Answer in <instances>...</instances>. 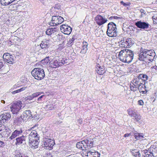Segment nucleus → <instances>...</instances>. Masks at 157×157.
Returning a JSON list of instances; mask_svg holds the SVG:
<instances>
[{"instance_id": "nucleus-1", "label": "nucleus", "mask_w": 157, "mask_h": 157, "mask_svg": "<svg viewBox=\"0 0 157 157\" xmlns=\"http://www.w3.org/2000/svg\"><path fill=\"white\" fill-rule=\"evenodd\" d=\"M155 53L153 50H148L141 48L138 55V59L145 63H149L153 61L155 57Z\"/></svg>"}, {"instance_id": "nucleus-2", "label": "nucleus", "mask_w": 157, "mask_h": 157, "mask_svg": "<svg viewBox=\"0 0 157 157\" xmlns=\"http://www.w3.org/2000/svg\"><path fill=\"white\" fill-rule=\"evenodd\" d=\"M134 53L131 50L128 49L121 50L118 54V58L123 62L129 63L133 58Z\"/></svg>"}, {"instance_id": "nucleus-3", "label": "nucleus", "mask_w": 157, "mask_h": 157, "mask_svg": "<svg viewBox=\"0 0 157 157\" xmlns=\"http://www.w3.org/2000/svg\"><path fill=\"white\" fill-rule=\"evenodd\" d=\"M32 75L35 78L38 80H41L45 76L44 70L40 68H35L32 71Z\"/></svg>"}, {"instance_id": "nucleus-4", "label": "nucleus", "mask_w": 157, "mask_h": 157, "mask_svg": "<svg viewBox=\"0 0 157 157\" xmlns=\"http://www.w3.org/2000/svg\"><path fill=\"white\" fill-rule=\"evenodd\" d=\"M36 115H33L31 111L29 110H25L24 112L21 116V118H19V119H21L24 121H27L29 119L35 118L36 117Z\"/></svg>"}, {"instance_id": "nucleus-5", "label": "nucleus", "mask_w": 157, "mask_h": 157, "mask_svg": "<svg viewBox=\"0 0 157 157\" xmlns=\"http://www.w3.org/2000/svg\"><path fill=\"white\" fill-rule=\"evenodd\" d=\"M64 19L60 16H55L52 17L50 25L51 26H55L61 24L64 21Z\"/></svg>"}, {"instance_id": "nucleus-6", "label": "nucleus", "mask_w": 157, "mask_h": 157, "mask_svg": "<svg viewBox=\"0 0 157 157\" xmlns=\"http://www.w3.org/2000/svg\"><path fill=\"white\" fill-rule=\"evenodd\" d=\"M134 43L133 40L130 38L125 40L123 39L121 40L119 42L120 46L121 47H129L131 46Z\"/></svg>"}, {"instance_id": "nucleus-7", "label": "nucleus", "mask_w": 157, "mask_h": 157, "mask_svg": "<svg viewBox=\"0 0 157 157\" xmlns=\"http://www.w3.org/2000/svg\"><path fill=\"white\" fill-rule=\"evenodd\" d=\"M116 26L113 22L109 23V36L115 37L117 36Z\"/></svg>"}, {"instance_id": "nucleus-8", "label": "nucleus", "mask_w": 157, "mask_h": 157, "mask_svg": "<svg viewBox=\"0 0 157 157\" xmlns=\"http://www.w3.org/2000/svg\"><path fill=\"white\" fill-rule=\"evenodd\" d=\"M21 101L16 102L13 104L10 107L11 110L13 114H17L22 107Z\"/></svg>"}, {"instance_id": "nucleus-9", "label": "nucleus", "mask_w": 157, "mask_h": 157, "mask_svg": "<svg viewBox=\"0 0 157 157\" xmlns=\"http://www.w3.org/2000/svg\"><path fill=\"white\" fill-rule=\"evenodd\" d=\"M10 114L9 112L5 111L4 113L0 116V123L2 124L7 122V121L10 119Z\"/></svg>"}, {"instance_id": "nucleus-10", "label": "nucleus", "mask_w": 157, "mask_h": 157, "mask_svg": "<svg viewBox=\"0 0 157 157\" xmlns=\"http://www.w3.org/2000/svg\"><path fill=\"white\" fill-rule=\"evenodd\" d=\"M3 61L10 64H12L14 62V57L8 53H4L2 56Z\"/></svg>"}, {"instance_id": "nucleus-11", "label": "nucleus", "mask_w": 157, "mask_h": 157, "mask_svg": "<svg viewBox=\"0 0 157 157\" xmlns=\"http://www.w3.org/2000/svg\"><path fill=\"white\" fill-rule=\"evenodd\" d=\"M54 143V141L51 139H49L48 137L44 138V145L45 148L49 150L52 149Z\"/></svg>"}, {"instance_id": "nucleus-12", "label": "nucleus", "mask_w": 157, "mask_h": 157, "mask_svg": "<svg viewBox=\"0 0 157 157\" xmlns=\"http://www.w3.org/2000/svg\"><path fill=\"white\" fill-rule=\"evenodd\" d=\"M98 61L96 63V71L99 75H103L105 72L104 68L103 66H101L100 60H98Z\"/></svg>"}, {"instance_id": "nucleus-13", "label": "nucleus", "mask_w": 157, "mask_h": 157, "mask_svg": "<svg viewBox=\"0 0 157 157\" xmlns=\"http://www.w3.org/2000/svg\"><path fill=\"white\" fill-rule=\"evenodd\" d=\"M60 29L62 33L67 35L70 34L72 30V28L71 27L65 25H61Z\"/></svg>"}, {"instance_id": "nucleus-14", "label": "nucleus", "mask_w": 157, "mask_h": 157, "mask_svg": "<svg viewBox=\"0 0 157 157\" xmlns=\"http://www.w3.org/2000/svg\"><path fill=\"white\" fill-rule=\"evenodd\" d=\"M23 131L22 128H20L15 130L12 132L11 136L9 137V139L10 140H12L17 136H20L22 134Z\"/></svg>"}, {"instance_id": "nucleus-15", "label": "nucleus", "mask_w": 157, "mask_h": 157, "mask_svg": "<svg viewBox=\"0 0 157 157\" xmlns=\"http://www.w3.org/2000/svg\"><path fill=\"white\" fill-rule=\"evenodd\" d=\"M135 25L139 28L141 29H147L149 28V24L147 23L141 21H138L135 23Z\"/></svg>"}, {"instance_id": "nucleus-16", "label": "nucleus", "mask_w": 157, "mask_h": 157, "mask_svg": "<svg viewBox=\"0 0 157 157\" xmlns=\"http://www.w3.org/2000/svg\"><path fill=\"white\" fill-rule=\"evenodd\" d=\"M86 157H100V154L98 152L87 151L83 153Z\"/></svg>"}, {"instance_id": "nucleus-17", "label": "nucleus", "mask_w": 157, "mask_h": 157, "mask_svg": "<svg viewBox=\"0 0 157 157\" xmlns=\"http://www.w3.org/2000/svg\"><path fill=\"white\" fill-rule=\"evenodd\" d=\"M96 23L99 25H101L105 23L107 20L103 18V17L100 15H97L95 18Z\"/></svg>"}, {"instance_id": "nucleus-18", "label": "nucleus", "mask_w": 157, "mask_h": 157, "mask_svg": "<svg viewBox=\"0 0 157 157\" xmlns=\"http://www.w3.org/2000/svg\"><path fill=\"white\" fill-rule=\"evenodd\" d=\"M39 138L37 137V138L33 139V140H31L30 141L29 140V143L30 144V146L31 148L33 149H35L38 147V146L39 144Z\"/></svg>"}, {"instance_id": "nucleus-19", "label": "nucleus", "mask_w": 157, "mask_h": 157, "mask_svg": "<svg viewBox=\"0 0 157 157\" xmlns=\"http://www.w3.org/2000/svg\"><path fill=\"white\" fill-rule=\"evenodd\" d=\"M50 40H44L41 41L40 44V46L42 49L47 48L51 45Z\"/></svg>"}, {"instance_id": "nucleus-20", "label": "nucleus", "mask_w": 157, "mask_h": 157, "mask_svg": "<svg viewBox=\"0 0 157 157\" xmlns=\"http://www.w3.org/2000/svg\"><path fill=\"white\" fill-rule=\"evenodd\" d=\"M147 82H144L141 85L139 86L138 88V90L139 91L140 93H142L143 94H145L147 92V90L146 88H147L146 87V84Z\"/></svg>"}, {"instance_id": "nucleus-21", "label": "nucleus", "mask_w": 157, "mask_h": 157, "mask_svg": "<svg viewBox=\"0 0 157 157\" xmlns=\"http://www.w3.org/2000/svg\"><path fill=\"white\" fill-rule=\"evenodd\" d=\"M84 141V140H83L81 142H78L76 144V147L82 150H85L87 148V145Z\"/></svg>"}, {"instance_id": "nucleus-22", "label": "nucleus", "mask_w": 157, "mask_h": 157, "mask_svg": "<svg viewBox=\"0 0 157 157\" xmlns=\"http://www.w3.org/2000/svg\"><path fill=\"white\" fill-rule=\"evenodd\" d=\"M49 65L52 68H56L60 66L59 61L56 60L50 61L49 63Z\"/></svg>"}, {"instance_id": "nucleus-23", "label": "nucleus", "mask_w": 157, "mask_h": 157, "mask_svg": "<svg viewBox=\"0 0 157 157\" xmlns=\"http://www.w3.org/2000/svg\"><path fill=\"white\" fill-rule=\"evenodd\" d=\"M37 137L39 138L36 131L35 130H33L31 131L29 135V140L31 141V140H33V139L37 138Z\"/></svg>"}, {"instance_id": "nucleus-24", "label": "nucleus", "mask_w": 157, "mask_h": 157, "mask_svg": "<svg viewBox=\"0 0 157 157\" xmlns=\"http://www.w3.org/2000/svg\"><path fill=\"white\" fill-rule=\"evenodd\" d=\"M26 137L24 135H22V136L18 137L16 139V144H21L23 142L25 143V141L26 140Z\"/></svg>"}, {"instance_id": "nucleus-25", "label": "nucleus", "mask_w": 157, "mask_h": 157, "mask_svg": "<svg viewBox=\"0 0 157 157\" xmlns=\"http://www.w3.org/2000/svg\"><path fill=\"white\" fill-rule=\"evenodd\" d=\"M127 113L131 117H133L134 116L136 115L137 113V111L133 108H129L127 110Z\"/></svg>"}, {"instance_id": "nucleus-26", "label": "nucleus", "mask_w": 157, "mask_h": 157, "mask_svg": "<svg viewBox=\"0 0 157 157\" xmlns=\"http://www.w3.org/2000/svg\"><path fill=\"white\" fill-rule=\"evenodd\" d=\"M88 44L87 42L84 41L83 42L82 49L80 52V53L82 54H85L87 52L88 50Z\"/></svg>"}, {"instance_id": "nucleus-27", "label": "nucleus", "mask_w": 157, "mask_h": 157, "mask_svg": "<svg viewBox=\"0 0 157 157\" xmlns=\"http://www.w3.org/2000/svg\"><path fill=\"white\" fill-rule=\"evenodd\" d=\"M130 152L135 157H140V154L139 151L136 149H131Z\"/></svg>"}, {"instance_id": "nucleus-28", "label": "nucleus", "mask_w": 157, "mask_h": 157, "mask_svg": "<svg viewBox=\"0 0 157 157\" xmlns=\"http://www.w3.org/2000/svg\"><path fill=\"white\" fill-rule=\"evenodd\" d=\"M137 76L142 80V81L143 83H144V82L147 83V82H145V81L148 78V76L147 75L142 74H139Z\"/></svg>"}, {"instance_id": "nucleus-29", "label": "nucleus", "mask_w": 157, "mask_h": 157, "mask_svg": "<svg viewBox=\"0 0 157 157\" xmlns=\"http://www.w3.org/2000/svg\"><path fill=\"white\" fill-rule=\"evenodd\" d=\"M27 88V87L24 86V87H21V88H20L19 89L16 90L14 91H13L12 92L11 90H12V89H13V88H12L10 90V92H11V93H12V94H14L17 93H20V92H21L22 91L25 90Z\"/></svg>"}, {"instance_id": "nucleus-30", "label": "nucleus", "mask_w": 157, "mask_h": 157, "mask_svg": "<svg viewBox=\"0 0 157 157\" xmlns=\"http://www.w3.org/2000/svg\"><path fill=\"white\" fill-rule=\"evenodd\" d=\"M10 3L9 0H0V7H2Z\"/></svg>"}, {"instance_id": "nucleus-31", "label": "nucleus", "mask_w": 157, "mask_h": 157, "mask_svg": "<svg viewBox=\"0 0 157 157\" xmlns=\"http://www.w3.org/2000/svg\"><path fill=\"white\" fill-rule=\"evenodd\" d=\"M54 8L55 11L56 12V15H60L59 14L61 13L60 5L59 4H56L55 5Z\"/></svg>"}, {"instance_id": "nucleus-32", "label": "nucleus", "mask_w": 157, "mask_h": 157, "mask_svg": "<svg viewBox=\"0 0 157 157\" xmlns=\"http://www.w3.org/2000/svg\"><path fill=\"white\" fill-rule=\"evenodd\" d=\"M56 28H51L48 29L46 31V34L48 35H51V34L56 32Z\"/></svg>"}, {"instance_id": "nucleus-33", "label": "nucleus", "mask_w": 157, "mask_h": 157, "mask_svg": "<svg viewBox=\"0 0 157 157\" xmlns=\"http://www.w3.org/2000/svg\"><path fill=\"white\" fill-rule=\"evenodd\" d=\"M139 86H138L137 84H135V83L133 82L132 84H130V88L132 91L134 92L138 91V88Z\"/></svg>"}, {"instance_id": "nucleus-34", "label": "nucleus", "mask_w": 157, "mask_h": 157, "mask_svg": "<svg viewBox=\"0 0 157 157\" xmlns=\"http://www.w3.org/2000/svg\"><path fill=\"white\" fill-rule=\"evenodd\" d=\"M85 141L84 142L87 145V148L88 147H92L93 146V140L90 139L89 140L87 139H85L84 140Z\"/></svg>"}, {"instance_id": "nucleus-35", "label": "nucleus", "mask_w": 157, "mask_h": 157, "mask_svg": "<svg viewBox=\"0 0 157 157\" xmlns=\"http://www.w3.org/2000/svg\"><path fill=\"white\" fill-rule=\"evenodd\" d=\"M133 82L135 83V84H137L138 86H140L143 83L142 80L139 78L138 76L137 78H136L133 80Z\"/></svg>"}, {"instance_id": "nucleus-36", "label": "nucleus", "mask_w": 157, "mask_h": 157, "mask_svg": "<svg viewBox=\"0 0 157 157\" xmlns=\"http://www.w3.org/2000/svg\"><path fill=\"white\" fill-rule=\"evenodd\" d=\"M144 135L142 133H136L134 134V137L137 140L142 139L144 138Z\"/></svg>"}, {"instance_id": "nucleus-37", "label": "nucleus", "mask_w": 157, "mask_h": 157, "mask_svg": "<svg viewBox=\"0 0 157 157\" xmlns=\"http://www.w3.org/2000/svg\"><path fill=\"white\" fill-rule=\"evenodd\" d=\"M135 121L137 122H141L142 121L141 116L140 115L136 113V115L133 117Z\"/></svg>"}, {"instance_id": "nucleus-38", "label": "nucleus", "mask_w": 157, "mask_h": 157, "mask_svg": "<svg viewBox=\"0 0 157 157\" xmlns=\"http://www.w3.org/2000/svg\"><path fill=\"white\" fill-rule=\"evenodd\" d=\"M75 39L73 37L70 39L67 43V46L69 47H70L73 44V43Z\"/></svg>"}, {"instance_id": "nucleus-39", "label": "nucleus", "mask_w": 157, "mask_h": 157, "mask_svg": "<svg viewBox=\"0 0 157 157\" xmlns=\"http://www.w3.org/2000/svg\"><path fill=\"white\" fill-rule=\"evenodd\" d=\"M6 131V127L3 129L0 128V134L2 137L6 136V134H5Z\"/></svg>"}, {"instance_id": "nucleus-40", "label": "nucleus", "mask_w": 157, "mask_h": 157, "mask_svg": "<svg viewBox=\"0 0 157 157\" xmlns=\"http://www.w3.org/2000/svg\"><path fill=\"white\" fill-rule=\"evenodd\" d=\"M45 96L43 95L40 96L39 98H38L37 99V103H40L41 102L40 101H42V99H45Z\"/></svg>"}, {"instance_id": "nucleus-41", "label": "nucleus", "mask_w": 157, "mask_h": 157, "mask_svg": "<svg viewBox=\"0 0 157 157\" xmlns=\"http://www.w3.org/2000/svg\"><path fill=\"white\" fill-rule=\"evenodd\" d=\"M6 131H5V134H6V136H8L10 133V131L9 129L6 127Z\"/></svg>"}, {"instance_id": "nucleus-42", "label": "nucleus", "mask_w": 157, "mask_h": 157, "mask_svg": "<svg viewBox=\"0 0 157 157\" xmlns=\"http://www.w3.org/2000/svg\"><path fill=\"white\" fill-rule=\"evenodd\" d=\"M49 57L48 56L46 57L44 59L42 60V62L44 61V62L45 63H48V62L50 60L49 59Z\"/></svg>"}, {"instance_id": "nucleus-43", "label": "nucleus", "mask_w": 157, "mask_h": 157, "mask_svg": "<svg viewBox=\"0 0 157 157\" xmlns=\"http://www.w3.org/2000/svg\"><path fill=\"white\" fill-rule=\"evenodd\" d=\"M41 94L40 92H36L35 93H33L32 95L34 97V98L35 97H37L38 96H39Z\"/></svg>"}, {"instance_id": "nucleus-44", "label": "nucleus", "mask_w": 157, "mask_h": 157, "mask_svg": "<svg viewBox=\"0 0 157 157\" xmlns=\"http://www.w3.org/2000/svg\"><path fill=\"white\" fill-rule=\"evenodd\" d=\"M59 64H60V66H62L66 63L65 62V60L63 59L61 60V62H59Z\"/></svg>"}, {"instance_id": "nucleus-45", "label": "nucleus", "mask_w": 157, "mask_h": 157, "mask_svg": "<svg viewBox=\"0 0 157 157\" xmlns=\"http://www.w3.org/2000/svg\"><path fill=\"white\" fill-rule=\"evenodd\" d=\"M140 11L141 13V15L142 17L145 15L146 12L143 9H141Z\"/></svg>"}, {"instance_id": "nucleus-46", "label": "nucleus", "mask_w": 157, "mask_h": 157, "mask_svg": "<svg viewBox=\"0 0 157 157\" xmlns=\"http://www.w3.org/2000/svg\"><path fill=\"white\" fill-rule=\"evenodd\" d=\"M150 153L151 154H151H147L145 156V157H154V155L153 154V153H152V152H151Z\"/></svg>"}, {"instance_id": "nucleus-47", "label": "nucleus", "mask_w": 157, "mask_h": 157, "mask_svg": "<svg viewBox=\"0 0 157 157\" xmlns=\"http://www.w3.org/2000/svg\"><path fill=\"white\" fill-rule=\"evenodd\" d=\"M27 100H32L34 98V97H33V95L32 94L31 95H30L29 96H28L27 97Z\"/></svg>"}, {"instance_id": "nucleus-48", "label": "nucleus", "mask_w": 157, "mask_h": 157, "mask_svg": "<svg viewBox=\"0 0 157 157\" xmlns=\"http://www.w3.org/2000/svg\"><path fill=\"white\" fill-rule=\"evenodd\" d=\"M138 104L140 105H144V104L143 101L142 100H140L138 101Z\"/></svg>"}, {"instance_id": "nucleus-49", "label": "nucleus", "mask_w": 157, "mask_h": 157, "mask_svg": "<svg viewBox=\"0 0 157 157\" xmlns=\"http://www.w3.org/2000/svg\"><path fill=\"white\" fill-rule=\"evenodd\" d=\"M3 63L1 60H0V69H1L3 66Z\"/></svg>"}, {"instance_id": "nucleus-50", "label": "nucleus", "mask_w": 157, "mask_h": 157, "mask_svg": "<svg viewBox=\"0 0 157 157\" xmlns=\"http://www.w3.org/2000/svg\"><path fill=\"white\" fill-rule=\"evenodd\" d=\"M120 3L121 4L123 5V6H127L128 5L127 4L125 3L124 2H123V1H121V2H120Z\"/></svg>"}, {"instance_id": "nucleus-51", "label": "nucleus", "mask_w": 157, "mask_h": 157, "mask_svg": "<svg viewBox=\"0 0 157 157\" xmlns=\"http://www.w3.org/2000/svg\"><path fill=\"white\" fill-rule=\"evenodd\" d=\"M4 145V143L1 140H0V147Z\"/></svg>"}, {"instance_id": "nucleus-52", "label": "nucleus", "mask_w": 157, "mask_h": 157, "mask_svg": "<svg viewBox=\"0 0 157 157\" xmlns=\"http://www.w3.org/2000/svg\"><path fill=\"white\" fill-rule=\"evenodd\" d=\"M78 123L81 124L82 123V119H80L78 121Z\"/></svg>"}, {"instance_id": "nucleus-53", "label": "nucleus", "mask_w": 157, "mask_h": 157, "mask_svg": "<svg viewBox=\"0 0 157 157\" xmlns=\"http://www.w3.org/2000/svg\"><path fill=\"white\" fill-rule=\"evenodd\" d=\"M153 20L157 19V17L156 16H154L152 17Z\"/></svg>"}, {"instance_id": "nucleus-54", "label": "nucleus", "mask_w": 157, "mask_h": 157, "mask_svg": "<svg viewBox=\"0 0 157 157\" xmlns=\"http://www.w3.org/2000/svg\"><path fill=\"white\" fill-rule=\"evenodd\" d=\"M130 135V134H125L124 135V137H128Z\"/></svg>"}, {"instance_id": "nucleus-55", "label": "nucleus", "mask_w": 157, "mask_h": 157, "mask_svg": "<svg viewBox=\"0 0 157 157\" xmlns=\"http://www.w3.org/2000/svg\"><path fill=\"white\" fill-rule=\"evenodd\" d=\"M46 0H40V2H41L42 3L44 4L45 3V1H46Z\"/></svg>"}, {"instance_id": "nucleus-56", "label": "nucleus", "mask_w": 157, "mask_h": 157, "mask_svg": "<svg viewBox=\"0 0 157 157\" xmlns=\"http://www.w3.org/2000/svg\"><path fill=\"white\" fill-rule=\"evenodd\" d=\"M153 22L154 24H157V19L154 20H153Z\"/></svg>"}, {"instance_id": "nucleus-57", "label": "nucleus", "mask_w": 157, "mask_h": 157, "mask_svg": "<svg viewBox=\"0 0 157 157\" xmlns=\"http://www.w3.org/2000/svg\"><path fill=\"white\" fill-rule=\"evenodd\" d=\"M114 19H117L120 18V17L117 16H113Z\"/></svg>"}, {"instance_id": "nucleus-58", "label": "nucleus", "mask_w": 157, "mask_h": 157, "mask_svg": "<svg viewBox=\"0 0 157 157\" xmlns=\"http://www.w3.org/2000/svg\"><path fill=\"white\" fill-rule=\"evenodd\" d=\"M61 122H62V121H57L56 122V124H59L61 123Z\"/></svg>"}, {"instance_id": "nucleus-59", "label": "nucleus", "mask_w": 157, "mask_h": 157, "mask_svg": "<svg viewBox=\"0 0 157 157\" xmlns=\"http://www.w3.org/2000/svg\"><path fill=\"white\" fill-rule=\"evenodd\" d=\"M113 19H114L113 16H111V17H110L109 18V20H112Z\"/></svg>"}, {"instance_id": "nucleus-60", "label": "nucleus", "mask_w": 157, "mask_h": 157, "mask_svg": "<svg viewBox=\"0 0 157 157\" xmlns=\"http://www.w3.org/2000/svg\"><path fill=\"white\" fill-rule=\"evenodd\" d=\"M5 152H3V153H2V157H8V156H5L4 155V153H5Z\"/></svg>"}, {"instance_id": "nucleus-61", "label": "nucleus", "mask_w": 157, "mask_h": 157, "mask_svg": "<svg viewBox=\"0 0 157 157\" xmlns=\"http://www.w3.org/2000/svg\"><path fill=\"white\" fill-rule=\"evenodd\" d=\"M106 34L108 36V25H107V29L106 32Z\"/></svg>"}, {"instance_id": "nucleus-62", "label": "nucleus", "mask_w": 157, "mask_h": 157, "mask_svg": "<svg viewBox=\"0 0 157 157\" xmlns=\"http://www.w3.org/2000/svg\"><path fill=\"white\" fill-rule=\"evenodd\" d=\"M62 47L63 48V44H60L59 45V47Z\"/></svg>"}, {"instance_id": "nucleus-63", "label": "nucleus", "mask_w": 157, "mask_h": 157, "mask_svg": "<svg viewBox=\"0 0 157 157\" xmlns=\"http://www.w3.org/2000/svg\"><path fill=\"white\" fill-rule=\"evenodd\" d=\"M1 102H2V103L3 104H5V101L4 100H2L1 101Z\"/></svg>"}, {"instance_id": "nucleus-64", "label": "nucleus", "mask_w": 157, "mask_h": 157, "mask_svg": "<svg viewBox=\"0 0 157 157\" xmlns=\"http://www.w3.org/2000/svg\"><path fill=\"white\" fill-rule=\"evenodd\" d=\"M19 157H28V156H27L23 155L21 156H19Z\"/></svg>"}]
</instances>
